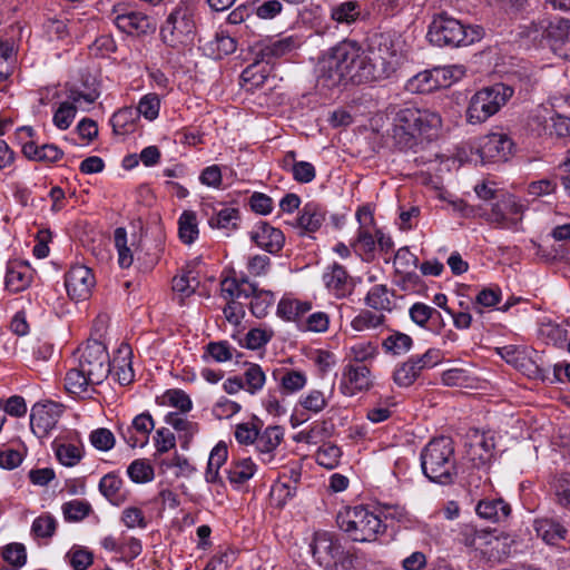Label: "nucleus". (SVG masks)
I'll use <instances>...</instances> for the list:
<instances>
[{
    "instance_id": "obj_46",
    "label": "nucleus",
    "mask_w": 570,
    "mask_h": 570,
    "mask_svg": "<svg viewBox=\"0 0 570 570\" xmlns=\"http://www.w3.org/2000/svg\"><path fill=\"white\" fill-rule=\"evenodd\" d=\"M35 272L28 263L11 262L7 267L6 284L13 285L16 283L30 284L33 282Z\"/></svg>"
},
{
    "instance_id": "obj_61",
    "label": "nucleus",
    "mask_w": 570,
    "mask_h": 570,
    "mask_svg": "<svg viewBox=\"0 0 570 570\" xmlns=\"http://www.w3.org/2000/svg\"><path fill=\"white\" fill-rule=\"evenodd\" d=\"M57 529V520L53 515L46 513L36 518L31 525V532L37 538H51Z\"/></svg>"
},
{
    "instance_id": "obj_17",
    "label": "nucleus",
    "mask_w": 570,
    "mask_h": 570,
    "mask_svg": "<svg viewBox=\"0 0 570 570\" xmlns=\"http://www.w3.org/2000/svg\"><path fill=\"white\" fill-rule=\"evenodd\" d=\"M110 18L116 27L127 35H146L155 29L148 16L130 10L124 4L114 6Z\"/></svg>"
},
{
    "instance_id": "obj_12",
    "label": "nucleus",
    "mask_w": 570,
    "mask_h": 570,
    "mask_svg": "<svg viewBox=\"0 0 570 570\" xmlns=\"http://www.w3.org/2000/svg\"><path fill=\"white\" fill-rule=\"evenodd\" d=\"M399 51V37L391 31L374 35L367 50L374 63L383 68L384 78H387L394 71Z\"/></svg>"
},
{
    "instance_id": "obj_8",
    "label": "nucleus",
    "mask_w": 570,
    "mask_h": 570,
    "mask_svg": "<svg viewBox=\"0 0 570 570\" xmlns=\"http://www.w3.org/2000/svg\"><path fill=\"white\" fill-rule=\"evenodd\" d=\"M352 40H344L328 49L318 59L316 71L318 82L327 88L347 83Z\"/></svg>"
},
{
    "instance_id": "obj_29",
    "label": "nucleus",
    "mask_w": 570,
    "mask_h": 570,
    "mask_svg": "<svg viewBox=\"0 0 570 570\" xmlns=\"http://www.w3.org/2000/svg\"><path fill=\"white\" fill-rule=\"evenodd\" d=\"M283 168L291 171L293 178L302 184L311 183L316 176V170L313 164L308 161H297L296 153L293 150L285 154Z\"/></svg>"
},
{
    "instance_id": "obj_13",
    "label": "nucleus",
    "mask_w": 570,
    "mask_h": 570,
    "mask_svg": "<svg viewBox=\"0 0 570 570\" xmlns=\"http://www.w3.org/2000/svg\"><path fill=\"white\" fill-rule=\"evenodd\" d=\"M351 63H348L347 82L365 83L384 79L383 68L376 66L367 51L361 46L352 41L350 51Z\"/></svg>"
},
{
    "instance_id": "obj_14",
    "label": "nucleus",
    "mask_w": 570,
    "mask_h": 570,
    "mask_svg": "<svg viewBox=\"0 0 570 570\" xmlns=\"http://www.w3.org/2000/svg\"><path fill=\"white\" fill-rule=\"evenodd\" d=\"M513 142L505 134L493 132L480 139L475 151L468 159L472 163L507 160L512 154Z\"/></svg>"
},
{
    "instance_id": "obj_53",
    "label": "nucleus",
    "mask_w": 570,
    "mask_h": 570,
    "mask_svg": "<svg viewBox=\"0 0 570 570\" xmlns=\"http://www.w3.org/2000/svg\"><path fill=\"white\" fill-rule=\"evenodd\" d=\"M233 352L234 348L227 341L209 342L202 357L204 361L212 358L217 363H225L233 358Z\"/></svg>"
},
{
    "instance_id": "obj_25",
    "label": "nucleus",
    "mask_w": 570,
    "mask_h": 570,
    "mask_svg": "<svg viewBox=\"0 0 570 570\" xmlns=\"http://www.w3.org/2000/svg\"><path fill=\"white\" fill-rule=\"evenodd\" d=\"M99 492L112 504L120 505L127 501L128 491L121 478L115 473L104 475L99 481Z\"/></svg>"
},
{
    "instance_id": "obj_44",
    "label": "nucleus",
    "mask_w": 570,
    "mask_h": 570,
    "mask_svg": "<svg viewBox=\"0 0 570 570\" xmlns=\"http://www.w3.org/2000/svg\"><path fill=\"white\" fill-rule=\"evenodd\" d=\"M240 220L239 210L233 207H224L208 218L212 228L234 230Z\"/></svg>"
},
{
    "instance_id": "obj_64",
    "label": "nucleus",
    "mask_w": 570,
    "mask_h": 570,
    "mask_svg": "<svg viewBox=\"0 0 570 570\" xmlns=\"http://www.w3.org/2000/svg\"><path fill=\"white\" fill-rule=\"evenodd\" d=\"M77 112V107L69 102H61L59 108L53 114V124L57 128L66 130L72 124Z\"/></svg>"
},
{
    "instance_id": "obj_4",
    "label": "nucleus",
    "mask_w": 570,
    "mask_h": 570,
    "mask_svg": "<svg viewBox=\"0 0 570 570\" xmlns=\"http://www.w3.org/2000/svg\"><path fill=\"white\" fill-rule=\"evenodd\" d=\"M421 468L423 474L432 482L451 484L458 475L454 443L451 438L432 439L421 450Z\"/></svg>"
},
{
    "instance_id": "obj_54",
    "label": "nucleus",
    "mask_w": 570,
    "mask_h": 570,
    "mask_svg": "<svg viewBox=\"0 0 570 570\" xmlns=\"http://www.w3.org/2000/svg\"><path fill=\"white\" fill-rule=\"evenodd\" d=\"M551 488L559 505L570 509V472H562L554 476Z\"/></svg>"
},
{
    "instance_id": "obj_5",
    "label": "nucleus",
    "mask_w": 570,
    "mask_h": 570,
    "mask_svg": "<svg viewBox=\"0 0 570 570\" xmlns=\"http://www.w3.org/2000/svg\"><path fill=\"white\" fill-rule=\"evenodd\" d=\"M482 37L483 29L481 27L465 26L444 11L433 16L428 30V39L438 47L469 46Z\"/></svg>"
},
{
    "instance_id": "obj_24",
    "label": "nucleus",
    "mask_w": 570,
    "mask_h": 570,
    "mask_svg": "<svg viewBox=\"0 0 570 570\" xmlns=\"http://www.w3.org/2000/svg\"><path fill=\"white\" fill-rule=\"evenodd\" d=\"M132 351L129 344L121 343L117 348L111 361V370L121 385H128L134 380V370L131 367Z\"/></svg>"
},
{
    "instance_id": "obj_50",
    "label": "nucleus",
    "mask_w": 570,
    "mask_h": 570,
    "mask_svg": "<svg viewBox=\"0 0 570 570\" xmlns=\"http://www.w3.org/2000/svg\"><path fill=\"white\" fill-rule=\"evenodd\" d=\"M63 518L68 522H79L86 519L91 512L92 507L88 501L73 499L62 504Z\"/></svg>"
},
{
    "instance_id": "obj_31",
    "label": "nucleus",
    "mask_w": 570,
    "mask_h": 570,
    "mask_svg": "<svg viewBox=\"0 0 570 570\" xmlns=\"http://www.w3.org/2000/svg\"><path fill=\"white\" fill-rule=\"evenodd\" d=\"M440 87L441 79L435 73V69L421 71L405 83V90L411 94H430Z\"/></svg>"
},
{
    "instance_id": "obj_18",
    "label": "nucleus",
    "mask_w": 570,
    "mask_h": 570,
    "mask_svg": "<svg viewBox=\"0 0 570 570\" xmlns=\"http://www.w3.org/2000/svg\"><path fill=\"white\" fill-rule=\"evenodd\" d=\"M155 428V422L149 412L136 415L131 425L120 429L124 441L130 448H144L148 443L149 434Z\"/></svg>"
},
{
    "instance_id": "obj_58",
    "label": "nucleus",
    "mask_w": 570,
    "mask_h": 570,
    "mask_svg": "<svg viewBox=\"0 0 570 570\" xmlns=\"http://www.w3.org/2000/svg\"><path fill=\"white\" fill-rule=\"evenodd\" d=\"M95 283L92 271L82 264L72 265L65 277V285H94Z\"/></svg>"
},
{
    "instance_id": "obj_33",
    "label": "nucleus",
    "mask_w": 570,
    "mask_h": 570,
    "mask_svg": "<svg viewBox=\"0 0 570 570\" xmlns=\"http://www.w3.org/2000/svg\"><path fill=\"white\" fill-rule=\"evenodd\" d=\"M165 422L179 433L181 448L188 449L189 442L199 431L197 422L183 417L180 414L170 412L165 416Z\"/></svg>"
},
{
    "instance_id": "obj_23",
    "label": "nucleus",
    "mask_w": 570,
    "mask_h": 570,
    "mask_svg": "<svg viewBox=\"0 0 570 570\" xmlns=\"http://www.w3.org/2000/svg\"><path fill=\"white\" fill-rule=\"evenodd\" d=\"M332 20L340 24H352L358 20L367 18L368 12L365 11L363 3L357 0H347L334 4L330 13Z\"/></svg>"
},
{
    "instance_id": "obj_52",
    "label": "nucleus",
    "mask_w": 570,
    "mask_h": 570,
    "mask_svg": "<svg viewBox=\"0 0 570 570\" xmlns=\"http://www.w3.org/2000/svg\"><path fill=\"white\" fill-rule=\"evenodd\" d=\"M179 238L185 244H191L198 236V225L196 214L191 210H185L178 219Z\"/></svg>"
},
{
    "instance_id": "obj_6",
    "label": "nucleus",
    "mask_w": 570,
    "mask_h": 570,
    "mask_svg": "<svg viewBox=\"0 0 570 570\" xmlns=\"http://www.w3.org/2000/svg\"><path fill=\"white\" fill-rule=\"evenodd\" d=\"M314 561L325 570H353L356 557L328 531L315 532L309 544Z\"/></svg>"
},
{
    "instance_id": "obj_20",
    "label": "nucleus",
    "mask_w": 570,
    "mask_h": 570,
    "mask_svg": "<svg viewBox=\"0 0 570 570\" xmlns=\"http://www.w3.org/2000/svg\"><path fill=\"white\" fill-rule=\"evenodd\" d=\"M371 371L364 363H350L343 372V393L354 395L371 386Z\"/></svg>"
},
{
    "instance_id": "obj_42",
    "label": "nucleus",
    "mask_w": 570,
    "mask_h": 570,
    "mask_svg": "<svg viewBox=\"0 0 570 570\" xmlns=\"http://www.w3.org/2000/svg\"><path fill=\"white\" fill-rule=\"evenodd\" d=\"M256 472V464L250 458L239 459L233 461L227 470L228 480L230 483L240 485L254 476Z\"/></svg>"
},
{
    "instance_id": "obj_51",
    "label": "nucleus",
    "mask_w": 570,
    "mask_h": 570,
    "mask_svg": "<svg viewBox=\"0 0 570 570\" xmlns=\"http://www.w3.org/2000/svg\"><path fill=\"white\" fill-rule=\"evenodd\" d=\"M266 382V374L262 366L255 363H249L244 372L245 390L254 395L261 392Z\"/></svg>"
},
{
    "instance_id": "obj_34",
    "label": "nucleus",
    "mask_w": 570,
    "mask_h": 570,
    "mask_svg": "<svg viewBox=\"0 0 570 570\" xmlns=\"http://www.w3.org/2000/svg\"><path fill=\"white\" fill-rule=\"evenodd\" d=\"M23 155L31 160L55 163L63 156V151L53 144L38 146L35 142H23Z\"/></svg>"
},
{
    "instance_id": "obj_32",
    "label": "nucleus",
    "mask_w": 570,
    "mask_h": 570,
    "mask_svg": "<svg viewBox=\"0 0 570 570\" xmlns=\"http://www.w3.org/2000/svg\"><path fill=\"white\" fill-rule=\"evenodd\" d=\"M325 220L324 209L316 203L311 202L304 205L297 218V226L304 232L314 233L318 230Z\"/></svg>"
},
{
    "instance_id": "obj_27",
    "label": "nucleus",
    "mask_w": 570,
    "mask_h": 570,
    "mask_svg": "<svg viewBox=\"0 0 570 570\" xmlns=\"http://www.w3.org/2000/svg\"><path fill=\"white\" fill-rule=\"evenodd\" d=\"M312 309V303L285 295L277 305V315L286 322H298Z\"/></svg>"
},
{
    "instance_id": "obj_19",
    "label": "nucleus",
    "mask_w": 570,
    "mask_h": 570,
    "mask_svg": "<svg viewBox=\"0 0 570 570\" xmlns=\"http://www.w3.org/2000/svg\"><path fill=\"white\" fill-rule=\"evenodd\" d=\"M250 239L262 249L276 254L285 243L284 234L281 229L273 227L266 222L258 223L250 232Z\"/></svg>"
},
{
    "instance_id": "obj_45",
    "label": "nucleus",
    "mask_w": 570,
    "mask_h": 570,
    "mask_svg": "<svg viewBox=\"0 0 570 570\" xmlns=\"http://www.w3.org/2000/svg\"><path fill=\"white\" fill-rule=\"evenodd\" d=\"M538 335L546 344L562 345L567 340V330L544 318L539 324Z\"/></svg>"
},
{
    "instance_id": "obj_26",
    "label": "nucleus",
    "mask_w": 570,
    "mask_h": 570,
    "mask_svg": "<svg viewBox=\"0 0 570 570\" xmlns=\"http://www.w3.org/2000/svg\"><path fill=\"white\" fill-rule=\"evenodd\" d=\"M476 514L491 522H501L508 519L511 507L502 499H483L475 507Z\"/></svg>"
},
{
    "instance_id": "obj_11",
    "label": "nucleus",
    "mask_w": 570,
    "mask_h": 570,
    "mask_svg": "<svg viewBox=\"0 0 570 570\" xmlns=\"http://www.w3.org/2000/svg\"><path fill=\"white\" fill-rule=\"evenodd\" d=\"M524 206L513 195L502 194L492 205L485 219L499 228L518 230L522 222Z\"/></svg>"
},
{
    "instance_id": "obj_15",
    "label": "nucleus",
    "mask_w": 570,
    "mask_h": 570,
    "mask_svg": "<svg viewBox=\"0 0 570 570\" xmlns=\"http://www.w3.org/2000/svg\"><path fill=\"white\" fill-rule=\"evenodd\" d=\"M220 295L224 299L250 297V312L257 318L265 317L275 301L273 292L259 287H220Z\"/></svg>"
},
{
    "instance_id": "obj_63",
    "label": "nucleus",
    "mask_w": 570,
    "mask_h": 570,
    "mask_svg": "<svg viewBox=\"0 0 570 570\" xmlns=\"http://www.w3.org/2000/svg\"><path fill=\"white\" fill-rule=\"evenodd\" d=\"M56 456L62 465L75 466L81 460L82 453L77 445L63 443L56 448Z\"/></svg>"
},
{
    "instance_id": "obj_36",
    "label": "nucleus",
    "mask_w": 570,
    "mask_h": 570,
    "mask_svg": "<svg viewBox=\"0 0 570 570\" xmlns=\"http://www.w3.org/2000/svg\"><path fill=\"white\" fill-rule=\"evenodd\" d=\"M375 238L376 237H374L365 226H361L357 230L356 238L351 243V246L355 254L358 255L363 261L372 262L375 257Z\"/></svg>"
},
{
    "instance_id": "obj_3",
    "label": "nucleus",
    "mask_w": 570,
    "mask_h": 570,
    "mask_svg": "<svg viewBox=\"0 0 570 570\" xmlns=\"http://www.w3.org/2000/svg\"><path fill=\"white\" fill-rule=\"evenodd\" d=\"M336 524L351 541L358 543L375 542L387 530L381 515L363 504L343 507L336 514Z\"/></svg>"
},
{
    "instance_id": "obj_41",
    "label": "nucleus",
    "mask_w": 570,
    "mask_h": 570,
    "mask_svg": "<svg viewBox=\"0 0 570 570\" xmlns=\"http://www.w3.org/2000/svg\"><path fill=\"white\" fill-rule=\"evenodd\" d=\"M138 119L137 110L134 107H125L112 115L110 122L115 134L128 135L135 130Z\"/></svg>"
},
{
    "instance_id": "obj_47",
    "label": "nucleus",
    "mask_w": 570,
    "mask_h": 570,
    "mask_svg": "<svg viewBox=\"0 0 570 570\" xmlns=\"http://www.w3.org/2000/svg\"><path fill=\"white\" fill-rule=\"evenodd\" d=\"M179 281L186 285L190 283L202 285L206 282H214V277H208L206 275L205 265L199 259H195L184 267L179 275Z\"/></svg>"
},
{
    "instance_id": "obj_57",
    "label": "nucleus",
    "mask_w": 570,
    "mask_h": 570,
    "mask_svg": "<svg viewBox=\"0 0 570 570\" xmlns=\"http://www.w3.org/2000/svg\"><path fill=\"white\" fill-rule=\"evenodd\" d=\"M341 456V448L332 443H326L318 448L315 460L321 466L332 470L338 465Z\"/></svg>"
},
{
    "instance_id": "obj_40",
    "label": "nucleus",
    "mask_w": 570,
    "mask_h": 570,
    "mask_svg": "<svg viewBox=\"0 0 570 570\" xmlns=\"http://www.w3.org/2000/svg\"><path fill=\"white\" fill-rule=\"evenodd\" d=\"M488 531L487 529H478L473 524H462L459 528L455 541L468 550L478 552Z\"/></svg>"
},
{
    "instance_id": "obj_1",
    "label": "nucleus",
    "mask_w": 570,
    "mask_h": 570,
    "mask_svg": "<svg viewBox=\"0 0 570 570\" xmlns=\"http://www.w3.org/2000/svg\"><path fill=\"white\" fill-rule=\"evenodd\" d=\"M111 373V361L107 347L97 340H88L77 350V363L65 376L68 393L82 396L89 386L101 384Z\"/></svg>"
},
{
    "instance_id": "obj_39",
    "label": "nucleus",
    "mask_w": 570,
    "mask_h": 570,
    "mask_svg": "<svg viewBox=\"0 0 570 570\" xmlns=\"http://www.w3.org/2000/svg\"><path fill=\"white\" fill-rule=\"evenodd\" d=\"M505 548V539L499 538L493 531L489 530L478 552L488 561H497L508 553Z\"/></svg>"
},
{
    "instance_id": "obj_49",
    "label": "nucleus",
    "mask_w": 570,
    "mask_h": 570,
    "mask_svg": "<svg viewBox=\"0 0 570 570\" xmlns=\"http://www.w3.org/2000/svg\"><path fill=\"white\" fill-rule=\"evenodd\" d=\"M384 321L383 314L363 309L351 321V327L356 332H366L380 327Z\"/></svg>"
},
{
    "instance_id": "obj_10",
    "label": "nucleus",
    "mask_w": 570,
    "mask_h": 570,
    "mask_svg": "<svg viewBox=\"0 0 570 570\" xmlns=\"http://www.w3.org/2000/svg\"><path fill=\"white\" fill-rule=\"evenodd\" d=\"M295 48L296 42L292 37H286L277 40L265 39L256 41L250 47L252 55L254 57V62L243 70L240 75L242 81L249 82L254 80V69L257 63H272L274 60L287 55Z\"/></svg>"
},
{
    "instance_id": "obj_21",
    "label": "nucleus",
    "mask_w": 570,
    "mask_h": 570,
    "mask_svg": "<svg viewBox=\"0 0 570 570\" xmlns=\"http://www.w3.org/2000/svg\"><path fill=\"white\" fill-rule=\"evenodd\" d=\"M284 432L281 426H267L264 431L257 433L255 448L262 455L264 463H272L274 460V451L281 444Z\"/></svg>"
},
{
    "instance_id": "obj_55",
    "label": "nucleus",
    "mask_w": 570,
    "mask_h": 570,
    "mask_svg": "<svg viewBox=\"0 0 570 570\" xmlns=\"http://www.w3.org/2000/svg\"><path fill=\"white\" fill-rule=\"evenodd\" d=\"M127 474L135 483H147L155 476L154 468L145 459L134 460L127 468Z\"/></svg>"
},
{
    "instance_id": "obj_22",
    "label": "nucleus",
    "mask_w": 570,
    "mask_h": 570,
    "mask_svg": "<svg viewBox=\"0 0 570 570\" xmlns=\"http://www.w3.org/2000/svg\"><path fill=\"white\" fill-rule=\"evenodd\" d=\"M549 46L553 53L564 60H570V20L564 18L554 19Z\"/></svg>"
},
{
    "instance_id": "obj_9",
    "label": "nucleus",
    "mask_w": 570,
    "mask_h": 570,
    "mask_svg": "<svg viewBox=\"0 0 570 570\" xmlns=\"http://www.w3.org/2000/svg\"><path fill=\"white\" fill-rule=\"evenodd\" d=\"M513 89L503 83H495L479 90L471 98L466 116L471 124H480L497 114L512 97Z\"/></svg>"
},
{
    "instance_id": "obj_56",
    "label": "nucleus",
    "mask_w": 570,
    "mask_h": 570,
    "mask_svg": "<svg viewBox=\"0 0 570 570\" xmlns=\"http://www.w3.org/2000/svg\"><path fill=\"white\" fill-rule=\"evenodd\" d=\"M411 320L419 326L429 328V322H433L434 320L441 318L440 312L435 308L424 304V303H414L409 311ZM430 330H432L430 327Z\"/></svg>"
},
{
    "instance_id": "obj_30",
    "label": "nucleus",
    "mask_w": 570,
    "mask_h": 570,
    "mask_svg": "<svg viewBox=\"0 0 570 570\" xmlns=\"http://www.w3.org/2000/svg\"><path fill=\"white\" fill-rule=\"evenodd\" d=\"M494 453V442L492 439L481 436L474 443H471L468 450V456L478 469L487 468L492 461Z\"/></svg>"
},
{
    "instance_id": "obj_35",
    "label": "nucleus",
    "mask_w": 570,
    "mask_h": 570,
    "mask_svg": "<svg viewBox=\"0 0 570 570\" xmlns=\"http://www.w3.org/2000/svg\"><path fill=\"white\" fill-rule=\"evenodd\" d=\"M273 376L279 382V387L286 394H293L302 389L307 383V376L305 373L295 370H281L274 371Z\"/></svg>"
},
{
    "instance_id": "obj_38",
    "label": "nucleus",
    "mask_w": 570,
    "mask_h": 570,
    "mask_svg": "<svg viewBox=\"0 0 570 570\" xmlns=\"http://www.w3.org/2000/svg\"><path fill=\"white\" fill-rule=\"evenodd\" d=\"M551 27H554V19H540L522 26L520 36L529 39L533 43H539L543 39H547L549 42L552 32Z\"/></svg>"
},
{
    "instance_id": "obj_60",
    "label": "nucleus",
    "mask_w": 570,
    "mask_h": 570,
    "mask_svg": "<svg viewBox=\"0 0 570 570\" xmlns=\"http://www.w3.org/2000/svg\"><path fill=\"white\" fill-rule=\"evenodd\" d=\"M73 570H87L94 563V554L85 548L72 547L66 554Z\"/></svg>"
},
{
    "instance_id": "obj_16",
    "label": "nucleus",
    "mask_w": 570,
    "mask_h": 570,
    "mask_svg": "<svg viewBox=\"0 0 570 570\" xmlns=\"http://www.w3.org/2000/svg\"><path fill=\"white\" fill-rule=\"evenodd\" d=\"M65 411L61 403L46 401L36 403L30 413V428L38 438L47 436L53 430Z\"/></svg>"
},
{
    "instance_id": "obj_7",
    "label": "nucleus",
    "mask_w": 570,
    "mask_h": 570,
    "mask_svg": "<svg viewBox=\"0 0 570 570\" xmlns=\"http://www.w3.org/2000/svg\"><path fill=\"white\" fill-rule=\"evenodd\" d=\"M195 7L179 2L160 29L163 41L169 47L187 46L194 41L196 32Z\"/></svg>"
},
{
    "instance_id": "obj_62",
    "label": "nucleus",
    "mask_w": 570,
    "mask_h": 570,
    "mask_svg": "<svg viewBox=\"0 0 570 570\" xmlns=\"http://www.w3.org/2000/svg\"><path fill=\"white\" fill-rule=\"evenodd\" d=\"M544 129L550 136L570 137V118L556 114L546 121Z\"/></svg>"
},
{
    "instance_id": "obj_37",
    "label": "nucleus",
    "mask_w": 570,
    "mask_h": 570,
    "mask_svg": "<svg viewBox=\"0 0 570 570\" xmlns=\"http://www.w3.org/2000/svg\"><path fill=\"white\" fill-rule=\"evenodd\" d=\"M228 456V449L224 442L217 443L210 451L205 479L208 483L219 481V469L225 464Z\"/></svg>"
},
{
    "instance_id": "obj_48",
    "label": "nucleus",
    "mask_w": 570,
    "mask_h": 570,
    "mask_svg": "<svg viewBox=\"0 0 570 570\" xmlns=\"http://www.w3.org/2000/svg\"><path fill=\"white\" fill-rule=\"evenodd\" d=\"M386 353L402 355L412 348L413 340L410 335L393 331L382 343Z\"/></svg>"
},
{
    "instance_id": "obj_28",
    "label": "nucleus",
    "mask_w": 570,
    "mask_h": 570,
    "mask_svg": "<svg viewBox=\"0 0 570 570\" xmlns=\"http://www.w3.org/2000/svg\"><path fill=\"white\" fill-rule=\"evenodd\" d=\"M534 529L547 544L554 546L566 539L568 534L567 528L556 519H540L534 522Z\"/></svg>"
},
{
    "instance_id": "obj_2",
    "label": "nucleus",
    "mask_w": 570,
    "mask_h": 570,
    "mask_svg": "<svg viewBox=\"0 0 570 570\" xmlns=\"http://www.w3.org/2000/svg\"><path fill=\"white\" fill-rule=\"evenodd\" d=\"M441 126L442 118L436 111L406 107L395 115L392 138L400 150L416 153L424 141L438 137Z\"/></svg>"
},
{
    "instance_id": "obj_43",
    "label": "nucleus",
    "mask_w": 570,
    "mask_h": 570,
    "mask_svg": "<svg viewBox=\"0 0 570 570\" xmlns=\"http://www.w3.org/2000/svg\"><path fill=\"white\" fill-rule=\"evenodd\" d=\"M395 297L396 295L389 287H372L365 297V303L374 309L391 311L395 306Z\"/></svg>"
},
{
    "instance_id": "obj_59",
    "label": "nucleus",
    "mask_w": 570,
    "mask_h": 570,
    "mask_svg": "<svg viewBox=\"0 0 570 570\" xmlns=\"http://www.w3.org/2000/svg\"><path fill=\"white\" fill-rule=\"evenodd\" d=\"M419 376L417 367L409 358L397 365L393 372V381L400 387L411 386Z\"/></svg>"
}]
</instances>
